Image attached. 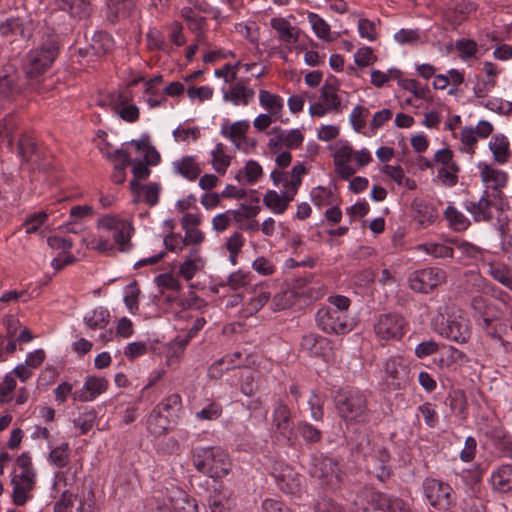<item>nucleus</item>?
<instances>
[{"label": "nucleus", "instance_id": "obj_1", "mask_svg": "<svg viewBox=\"0 0 512 512\" xmlns=\"http://www.w3.org/2000/svg\"><path fill=\"white\" fill-rule=\"evenodd\" d=\"M59 45L57 36L47 32L42 35L39 45L31 50L24 61L23 71L28 81V88L42 93L46 89L42 86L44 73L51 67L58 55Z\"/></svg>", "mask_w": 512, "mask_h": 512}, {"label": "nucleus", "instance_id": "obj_2", "mask_svg": "<svg viewBox=\"0 0 512 512\" xmlns=\"http://www.w3.org/2000/svg\"><path fill=\"white\" fill-rule=\"evenodd\" d=\"M335 407L346 423L365 424L369 421L368 394L351 388L339 389L334 394Z\"/></svg>", "mask_w": 512, "mask_h": 512}, {"label": "nucleus", "instance_id": "obj_3", "mask_svg": "<svg viewBox=\"0 0 512 512\" xmlns=\"http://www.w3.org/2000/svg\"><path fill=\"white\" fill-rule=\"evenodd\" d=\"M193 464L199 472L214 479L224 477L230 470L227 455L220 449L210 447L195 449Z\"/></svg>", "mask_w": 512, "mask_h": 512}, {"label": "nucleus", "instance_id": "obj_4", "mask_svg": "<svg viewBox=\"0 0 512 512\" xmlns=\"http://www.w3.org/2000/svg\"><path fill=\"white\" fill-rule=\"evenodd\" d=\"M407 322L398 313H383L377 316L374 332L380 340H400L406 332Z\"/></svg>", "mask_w": 512, "mask_h": 512}, {"label": "nucleus", "instance_id": "obj_5", "mask_svg": "<svg viewBox=\"0 0 512 512\" xmlns=\"http://www.w3.org/2000/svg\"><path fill=\"white\" fill-rule=\"evenodd\" d=\"M367 472L374 475L381 482L390 478L392 471L389 465L391 456L389 451L381 445H373L368 452L362 451Z\"/></svg>", "mask_w": 512, "mask_h": 512}, {"label": "nucleus", "instance_id": "obj_6", "mask_svg": "<svg viewBox=\"0 0 512 512\" xmlns=\"http://www.w3.org/2000/svg\"><path fill=\"white\" fill-rule=\"evenodd\" d=\"M97 227L113 232V239L118 245L119 251L127 252L131 249V235L134 227L130 222L105 215L98 220Z\"/></svg>", "mask_w": 512, "mask_h": 512}, {"label": "nucleus", "instance_id": "obj_7", "mask_svg": "<svg viewBox=\"0 0 512 512\" xmlns=\"http://www.w3.org/2000/svg\"><path fill=\"white\" fill-rule=\"evenodd\" d=\"M423 490L429 504L437 510L447 511L453 503V490L447 483L426 478L423 481Z\"/></svg>", "mask_w": 512, "mask_h": 512}, {"label": "nucleus", "instance_id": "obj_8", "mask_svg": "<svg viewBox=\"0 0 512 512\" xmlns=\"http://www.w3.org/2000/svg\"><path fill=\"white\" fill-rule=\"evenodd\" d=\"M464 207L469 212L474 222H491L494 218L492 208L503 212V200H494L488 189H485L478 201H465Z\"/></svg>", "mask_w": 512, "mask_h": 512}, {"label": "nucleus", "instance_id": "obj_9", "mask_svg": "<svg viewBox=\"0 0 512 512\" xmlns=\"http://www.w3.org/2000/svg\"><path fill=\"white\" fill-rule=\"evenodd\" d=\"M446 273L436 267L414 271L409 277L410 288L416 292L428 293L443 283Z\"/></svg>", "mask_w": 512, "mask_h": 512}, {"label": "nucleus", "instance_id": "obj_10", "mask_svg": "<svg viewBox=\"0 0 512 512\" xmlns=\"http://www.w3.org/2000/svg\"><path fill=\"white\" fill-rule=\"evenodd\" d=\"M316 321L318 327L328 334H345L351 330L347 316L339 310L319 309Z\"/></svg>", "mask_w": 512, "mask_h": 512}, {"label": "nucleus", "instance_id": "obj_11", "mask_svg": "<svg viewBox=\"0 0 512 512\" xmlns=\"http://www.w3.org/2000/svg\"><path fill=\"white\" fill-rule=\"evenodd\" d=\"M390 496L389 494L372 488H364L357 494L354 503L357 508L361 509L363 512H386L389 507Z\"/></svg>", "mask_w": 512, "mask_h": 512}, {"label": "nucleus", "instance_id": "obj_12", "mask_svg": "<svg viewBox=\"0 0 512 512\" xmlns=\"http://www.w3.org/2000/svg\"><path fill=\"white\" fill-rule=\"evenodd\" d=\"M338 462L328 456L314 457L310 473L312 477L320 479L326 485H332L338 479Z\"/></svg>", "mask_w": 512, "mask_h": 512}, {"label": "nucleus", "instance_id": "obj_13", "mask_svg": "<svg viewBox=\"0 0 512 512\" xmlns=\"http://www.w3.org/2000/svg\"><path fill=\"white\" fill-rule=\"evenodd\" d=\"M23 83L19 73L13 65L4 66L0 70V100H9L20 94Z\"/></svg>", "mask_w": 512, "mask_h": 512}, {"label": "nucleus", "instance_id": "obj_14", "mask_svg": "<svg viewBox=\"0 0 512 512\" xmlns=\"http://www.w3.org/2000/svg\"><path fill=\"white\" fill-rule=\"evenodd\" d=\"M272 426L276 433L279 434L286 442H291L293 434V422L289 407L279 402L273 410Z\"/></svg>", "mask_w": 512, "mask_h": 512}, {"label": "nucleus", "instance_id": "obj_15", "mask_svg": "<svg viewBox=\"0 0 512 512\" xmlns=\"http://www.w3.org/2000/svg\"><path fill=\"white\" fill-rule=\"evenodd\" d=\"M386 383L394 390L404 388L408 382V369L398 358L388 359L385 363Z\"/></svg>", "mask_w": 512, "mask_h": 512}, {"label": "nucleus", "instance_id": "obj_16", "mask_svg": "<svg viewBox=\"0 0 512 512\" xmlns=\"http://www.w3.org/2000/svg\"><path fill=\"white\" fill-rule=\"evenodd\" d=\"M481 167V180L483 183L492 182V190L491 194L493 199L503 200V192L501 191L504 188L508 181V176L505 172L501 170H497L492 168L488 164H480Z\"/></svg>", "mask_w": 512, "mask_h": 512}, {"label": "nucleus", "instance_id": "obj_17", "mask_svg": "<svg viewBox=\"0 0 512 512\" xmlns=\"http://www.w3.org/2000/svg\"><path fill=\"white\" fill-rule=\"evenodd\" d=\"M108 381L103 377L89 376L83 387L75 391L73 396L75 400L81 402L92 401L98 395L104 393L107 390Z\"/></svg>", "mask_w": 512, "mask_h": 512}, {"label": "nucleus", "instance_id": "obj_18", "mask_svg": "<svg viewBox=\"0 0 512 512\" xmlns=\"http://www.w3.org/2000/svg\"><path fill=\"white\" fill-rule=\"evenodd\" d=\"M92 0H56L58 10L66 12L73 19H87L92 12Z\"/></svg>", "mask_w": 512, "mask_h": 512}, {"label": "nucleus", "instance_id": "obj_19", "mask_svg": "<svg viewBox=\"0 0 512 512\" xmlns=\"http://www.w3.org/2000/svg\"><path fill=\"white\" fill-rule=\"evenodd\" d=\"M468 322L466 318L461 316L450 318L443 330V334L454 342L465 343L470 337Z\"/></svg>", "mask_w": 512, "mask_h": 512}, {"label": "nucleus", "instance_id": "obj_20", "mask_svg": "<svg viewBox=\"0 0 512 512\" xmlns=\"http://www.w3.org/2000/svg\"><path fill=\"white\" fill-rule=\"evenodd\" d=\"M235 506L236 500L228 489H214L208 499V507L211 512H231Z\"/></svg>", "mask_w": 512, "mask_h": 512}, {"label": "nucleus", "instance_id": "obj_21", "mask_svg": "<svg viewBox=\"0 0 512 512\" xmlns=\"http://www.w3.org/2000/svg\"><path fill=\"white\" fill-rule=\"evenodd\" d=\"M113 46V40L107 33H97L93 36L91 43L88 47L80 49L79 53L82 56H103L108 53Z\"/></svg>", "mask_w": 512, "mask_h": 512}, {"label": "nucleus", "instance_id": "obj_22", "mask_svg": "<svg viewBox=\"0 0 512 512\" xmlns=\"http://www.w3.org/2000/svg\"><path fill=\"white\" fill-rule=\"evenodd\" d=\"M411 207L413 210L414 219L417 220L422 226L432 224L438 216L436 208L422 200H413Z\"/></svg>", "mask_w": 512, "mask_h": 512}, {"label": "nucleus", "instance_id": "obj_23", "mask_svg": "<svg viewBox=\"0 0 512 512\" xmlns=\"http://www.w3.org/2000/svg\"><path fill=\"white\" fill-rule=\"evenodd\" d=\"M493 488L501 493L512 490V465L505 464L498 467L491 476Z\"/></svg>", "mask_w": 512, "mask_h": 512}, {"label": "nucleus", "instance_id": "obj_24", "mask_svg": "<svg viewBox=\"0 0 512 512\" xmlns=\"http://www.w3.org/2000/svg\"><path fill=\"white\" fill-rule=\"evenodd\" d=\"M171 418L159 412V409H153L147 419V428L149 432L158 437L164 435L169 430Z\"/></svg>", "mask_w": 512, "mask_h": 512}, {"label": "nucleus", "instance_id": "obj_25", "mask_svg": "<svg viewBox=\"0 0 512 512\" xmlns=\"http://www.w3.org/2000/svg\"><path fill=\"white\" fill-rule=\"evenodd\" d=\"M253 97L254 91L241 83L231 85L229 90L224 91L223 94L224 100L231 101L235 105H247Z\"/></svg>", "mask_w": 512, "mask_h": 512}, {"label": "nucleus", "instance_id": "obj_26", "mask_svg": "<svg viewBox=\"0 0 512 512\" xmlns=\"http://www.w3.org/2000/svg\"><path fill=\"white\" fill-rule=\"evenodd\" d=\"M173 168L177 173L190 181L197 179L201 173L199 165L192 156H186L175 161Z\"/></svg>", "mask_w": 512, "mask_h": 512}, {"label": "nucleus", "instance_id": "obj_27", "mask_svg": "<svg viewBox=\"0 0 512 512\" xmlns=\"http://www.w3.org/2000/svg\"><path fill=\"white\" fill-rule=\"evenodd\" d=\"M489 148L497 163L504 164L508 161L510 157L509 141L504 135L494 136L493 141L489 142Z\"/></svg>", "mask_w": 512, "mask_h": 512}, {"label": "nucleus", "instance_id": "obj_28", "mask_svg": "<svg viewBox=\"0 0 512 512\" xmlns=\"http://www.w3.org/2000/svg\"><path fill=\"white\" fill-rule=\"evenodd\" d=\"M444 218L447 220L449 227L457 232L465 231L471 225L470 220L452 205L445 209Z\"/></svg>", "mask_w": 512, "mask_h": 512}, {"label": "nucleus", "instance_id": "obj_29", "mask_svg": "<svg viewBox=\"0 0 512 512\" xmlns=\"http://www.w3.org/2000/svg\"><path fill=\"white\" fill-rule=\"evenodd\" d=\"M34 480L22 481V480H11L13 485L12 500L17 506L24 505L29 499V493L35 487Z\"/></svg>", "mask_w": 512, "mask_h": 512}, {"label": "nucleus", "instance_id": "obj_30", "mask_svg": "<svg viewBox=\"0 0 512 512\" xmlns=\"http://www.w3.org/2000/svg\"><path fill=\"white\" fill-rule=\"evenodd\" d=\"M270 23L271 27L278 32L279 38L285 43L294 44L298 41V32H294V28L286 19L272 18Z\"/></svg>", "mask_w": 512, "mask_h": 512}, {"label": "nucleus", "instance_id": "obj_31", "mask_svg": "<svg viewBox=\"0 0 512 512\" xmlns=\"http://www.w3.org/2000/svg\"><path fill=\"white\" fill-rule=\"evenodd\" d=\"M174 512H198V504L194 498L182 490L171 497Z\"/></svg>", "mask_w": 512, "mask_h": 512}, {"label": "nucleus", "instance_id": "obj_32", "mask_svg": "<svg viewBox=\"0 0 512 512\" xmlns=\"http://www.w3.org/2000/svg\"><path fill=\"white\" fill-rule=\"evenodd\" d=\"M336 92L337 86L327 80L321 88V97L330 110L341 112V101Z\"/></svg>", "mask_w": 512, "mask_h": 512}, {"label": "nucleus", "instance_id": "obj_33", "mask_svg": "<svg viewBox=\"0 0 512 512\" xmlns=\"http://www.w3.org/2000/svg\"><path fill=\"white\" fill-rule=\"evenodd\" d=\"M241 357V352H235L232 355H226L221 359L214 362L210 369V376L213 378H218L223 374L224 370H229L231 368H235L237 365L235 364V359Z\"/></svg>", "mask_w": 512, "mask_h": 512}, {"label": "nucleus", "instance_id": "obj_34", "mask_svg": "<svg viewBox=\"0 0 512 512\" xmlns=\"http://www.w3.org/2000/svg\"><path fill=\"white\" fill-rule=\"evenodd\" d=\"M84 322L91 329H103L109 323V312L102 307L96 308L84 317Z\"/></svg>", "mask_w": 512, "mask_h": 512}, {"label": "nucleus", "instance_id": "obj_35", "mask_svg": "<svg viewBox=\"0 0 512 512\" xmlns=\"http://www.w3.org/2000/svg\"><path fill=\"white\" fill-rule=\"evenodd\" d=\"M37 149V144L30 135H21L18 140V153L24 161H31Z\"/></svg>", "mask_w": 512, "mask_h": 512}, {"label": "nucleus", "instance_id": "obj_36", "mask_svg": "<svg viewBox=\"0 0 512 512\" xmlns=\"http://www.w3.org/2000/svg\"><path fill=\"white\" fill-rule=\"evenodd\" d=\"M0 33L3 36L19 34L22 38H29L30 33L25 29L18 18H10L0 24Z\"/></svg>", "mask_w": 512, "mask_h": 512}, {"label": "nucleus", "instance_id": "obj_37", "mask_svg": "<svg viewBox=\"0 0 512 512\" xmlns=\"http://www.w3.org/2000/svg\"><path fill=\"white\" fill-rule=\"evenodd\" d=\"M265 206L276 214H283L287 209V204L283 196H280L274 190H268L263 197Z\"/></svg>", "mask_w": 512, "mask_h": 512}, {"label": "nucleus", "instance_id": "obj_38", "mask_svg": "<svg viewBox=\"0 0 512 512\" xmlns=\"http://www.w3.org/2000/svg\"><path fill=\"white\" fill-rule=\"evenodd\" d=\"M277 481L281 490L287 494H295L300 490V478L292 471H289L287 475H279Z\"/></svg>", "mask_w": 512, "mask_h": 512}, {"label": "nucleus", "instance_id": "obj_39", "mask_svg": "<svg viewBox=\"0 0 512 512\" xmlns=\"http://www.w3.org/2000/svg\"><path fill=\"white\" fill-rule=\"evenodd\" d=\"M230 165V158L225 154L224 146L218 143L212 151V166L219 174H224Z\"/></svg>", "mask_w": 512, "mask_h": 512}, {"label": "nucleus", "instance_id": "obj_40", "mask_svg": "<svg viewBox=\"0 0 512 512\" xmlns=\"http://www.w3.org/2000/svg\"><path fill=\"white\" fill-rule=\"evenodd\" d=\"M182 401L179 394H171L163 402L159 403L155 409H159V412L169 415L172 419L176 416V413L181 409Z\"/></svg>", "mask_w": 512, "mask_h": 512}, {"label": "nucleus", "instance_id": "obj_41", "mask_svg": "<svg viewBox=\"0 0 512 512\" xmlns=\"http://www.w3.org/2000/svg\"><path fill=\"white\" fill-rule=\"evenodd\" d=\"M418 249L432 255L435 258H452L453 248L439 243H424Z\"/></svg>", "mask_w": 512, "mask_h": 512}, {"label": "nucleus", "instance_id": "obj_42", "mask_svg": "<svg viewBox=\"0 0 512 512\" xmlns=\"http://www.w3.org/2000/svg\"><path fill=\"white\" fill-rule=\"evenodd\" d=\"M297 431L305 442L310 444L318 443L322 439L321 430L306 421H301L297 424Z\"/></svg>", "mask_w": 512, "mask_h": 512}, {"label": "nucleus", "instance_id": "obj_43", "mask_svg": "<svg viewBox=\"0 0 512 512\" xmlns=\"http://www.w3.org/2000/svg\"><path fill=\"white\" fill-rule=\"evenodd\" d=\"M69 444L62 443L60 446L54 448L49 453V461L58 468L65 467L69 462Z\"/></svg>", "mask_w": 512, "mask_h": 512}, {"label": "nucleus", "instance_id": "obj_44", "mask_svg": "<svg viewBox=\"0 0 512 512\" xmlns=\"http://www.w3.org/2000/svg\"><path fill=\"white\" fill-rule=\"evenodd\" d=\"M249 127L250 125L248 121H237L234 122L229 128L226 125L222 126L221 133L223 136L228 137L234 143H236L238 139H241L245 136Z\"/></svg>", "mask_w": 512, "mask_h": 512}, {"label": "nucleus", "instance_id": "obj_45", "mask_svg": "<svg viewBox=\"0 0 512 512\" xmlns=\"http://www.w3.org/2000/svg\"><path fill=\"white\" fill-rule=\"evenodd\" d=\"M308 20L318 38L330 40V26L323 18L318 14L311 12L308 14Z\"/></svg>", "mask_w": 512, "mask_h": 512}, {"label": "nucleus", "instance_id": "obj_46", "mask_svg": "<svg viewBox=\"0 0 512 512\" xmlns=\"http://www.w3.org/2000/svg\"><path fill=\"white\" fill-rule=\"evenodd\" d=\"M259 100L260 104L271 112L275 110L279 111L283 107L281 98L278 95L272 94L266 90H261L259 92Z\"/></svg>", "mask_w": 512, "mask_h": 512}, {"label": "nucleus", "instance_id": "obj_47", "mask_svg": "<svg viewBox=\"0 0 512 512\" xmlns=\"http://www.w3.org/2000/svg\"><path fill=\"white\" fill-rule=\"evenodd\" d=\"M369 115V110L361 105H357L352 110L350 115V122L356 132H361L366 125V118Z\"/></svg>", "mask_w": 512, "mask_h": 512}, {"label": "nucleus", "instance_id": "obj_48", "mask_svg": "<svg viewBox=\"0 0 512 512\" xmlns=\"http://www.w3.org/2000/svg\"><path fill=\"white\" fill-rule=\"evenodd\" d=\"M455 48L459 53V57L462 60H467L477 52V43L471 39H461L456 41Z\"/></svg>", "mask_w": 512, "mask_h": 512}, {"label": "nucleus", "instance_id": "obj_49", "mask_svg": "<svg viewBox=\"0 0 512 512\" xmlns=\"http://www.w3.org/2000/svg\"><path fill=\"white\" fill-rule=\"evenodd\" d=\"M399 85L410 91L416 98L425 99L429 94L428 87H421L420 83L414 79H404L399 81Z\"/></svg>", "mask_w": 512, "mask_h": 512}, {"label": "nucleus", "instance_id": "obj_50", "mask_svg": "<svg viewBox=\"0 0 512 512\" xmlns=\"http://www.w3.org/2000/svg\"><path fill=\"white\" fill-rule=\"evenodd\" d=\"M270 297L269 292L261 291L256 297L252 298L244 309L246 316L257 313L269 301Z\"/></svg>", "mask_w": 512, "mask_h": 512}, {"label": "nucleus", "instance_id": "obj_51", "mask_svg": "<svg viewBox=\"0 0 512 512\" xmlns=\"http://www.w3.org/2000/svg\"><path fill=\"white\" fill-rule=\"evenodd\" d=\"M128 293L124 297V303L129 309L130 312H134V310H138V297L140 294V290L137 286L136 281L131 282L127 285Z\"/></svg>", "mask_w": 512, "mask_h": 512}, {"label": "nucleus", "instance_id": "obj_52", "mask_svg": "<svg viewBox=\"0 0 512 512\" xmlns=\"http://www.w3.org/2000/svg\"><path fill=\"white\" fill-rule=\"evenodd\" d=\"M306 173V168L302 164H297L292 168V180H286L285 186L290 189L293 194L297 193L299 186L301 185L302 176Z\"/></svg>", "mask_w": 512, "mask_h": 512}, {"label": "nucleus", "instance_id": "obj_53", "mask_svg": "<svg viewBox=\"0 0 512 512\" xmlns=\"http://www.w3.org/2000/svg\"><path fill=\"white\" fill-rule=\"evenodd\" d=\"M243 170L246 181L249 184L255 183L263 173L261 165L254 160H249Z\"/></svg>", "mask_w": 512, "mask_h": 512}, {"label": "nucleus", "instance_id": "obj_54", "mask_svg": "<svg viewBox=\"0 0 512 512\" xmlns=\"http://www.w3.org/2000/svg\"><path fill=\"white\" fill-rule=\"evenodd\" d=\"M332 191L323 186L314 188L311 192V198L315 205L323 206L331 204Z\"/></svg>", "mask_w": 512, "mask_h": 512}, {"label": "nucleus", "instance_id": "obj_55", "mask_svg": "<svg viewBox=\"0 0 512 512\" xmlns=\"http://www.w3.org/2000/svg\"><path fill=\"white\" fill-rule=\"evenodd\" d=\"M47 214L43 211L30 215L24 222L23 226L27 234L34 233L45 222Z\"/></svg>", "mask_w": 512, "mask_h": 512}, {"label": "nucleus", "instance_id": "obj_56", "mask_svg": "<svg viewBox=\"0 0 512 512\" xmlns=\"http://www.w3.org/2000/svg\"><path fill=\"white\" fill-rule=\"evenodd\" d=\"M229 214H233L234 217L237 218V216L239 215V212L237 210H228L225 213L216 215L212 219L213 229L218 232H222V231L226 230L231 222V220L229 218Z\"/></svg>", "mask_w": 512, "mask_h": 512}, {"label": "nucleus", "instance_id": "obj_57", "mask_svg": "<svg viewBox=\"0 0 512 512\" xmlns=\"http://www.w3.org/2000/svg\"><path fill=\"white\" fill-rule=\"evenodd\" d=\"M451 243L454 244L463 254L470 258H478L481 255V248L470 242L454 239L451 240Z\"/></svg>", "mask_w": 512, "mask_h": 512}, {"label": "nucleus", "instance_id": "obj_58", "mask_svg": "<svg viewBox=\"0 0 512 512\" xmlns=\"http://www.w3.org/2000/svg\"><path fill=\"white\" fill-rule=\"evenodd\" d=\"M358 31L362 38H367L369 41H374L377 38L375 23L368 19L362 18L359 20Z\"/></svg>", "mask_w": 512, "mask_h": 512}, {"label": "nucleus", "instance_id": "obj_59", "mask_svg": "<svg viewBox=\"0 0 512 512\" xmlns=\"http://www.w3.org/2000/svg\"><path fill=\"white\" fill-rule=\"evenodd\" d=\"M155 282L159 287L179 291L181 284L177 278L170 273L160 274L155 278Z\"/></svg>", "mask_w": 512, "mask_h": 512}, {"label": "nucleus", "instance_id": "obj_60", "mask_svg": "<svg viewBox=\"0 0 512 512\" xmlns=\"http://www.w3.org/2000/svg\"><path fill=\"white\" fill-rule=\"evenodd\" d=\"M460 140L462 144L467 146V152L474 154V145L477 142V134L472 127H464L460 132Z\"/></svg>", "mask_w": 512, "mask_h": 512}, {"label": "nucleus", "instance_id": "obj_61", "mask_svg": "<svg viewBox=\"0 0 512 512\" xmlns=\"http://www.w3.org/2000/svg\"><path fill=\"white\" fill-rule=\"evenodd\" d=\"M375 59L376 58L373 55V51L370 47H362L354 55L355 63L360 67H365L372 64Z\"/></svg>", "mask_w": 512, "mask_h": 512}, {"label": "nucleus", "instance_id": "obj_62", "mask_svg": "<svg viewBox=\"0 0 512 512\" xmlns=\"http://www.w3.org/2000/svg\"><path fill=\"white\" fill-rule=\"evenodd\" d=\"M256 373L250 372L248 375L244 376L241 382V391L246 396H252L258 389V384L256 381Z\"/></svg>", "mask_w": 512, "mask_h": 512}, {"label": "nucleus", "instance_id": "obj_63", "mask_svg": "<svg viewBox=\"0 0 512 512\" xmlns=\"http://www.w3.org/2000/svg\"><path fill=\"white\" fill-rule=\"evenodd\" d=\"M262 512H293L283 502L274 499H266L262 503Z\"/></svg>", "mask_w": 512, "mask_h": 512}, {"label": "nucleus", "instance_id": "obj_64", "mask_svg": "<svg viewBox=\"0 0 512 512\" xmlns=\"http://www.w3.org/2000/svg\"><path fill=\"white\" fill-rule=\"evenodd\" d=\"M389 502L386 512H412L410 505L399 497L391 495Z\"/></svg>", "mask_w": 512, "mask_h": 512}]
</instances>
